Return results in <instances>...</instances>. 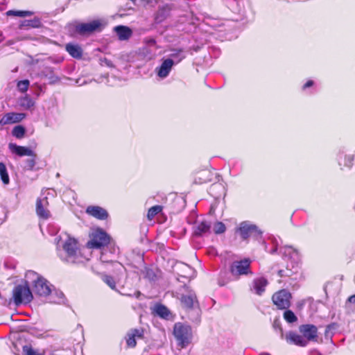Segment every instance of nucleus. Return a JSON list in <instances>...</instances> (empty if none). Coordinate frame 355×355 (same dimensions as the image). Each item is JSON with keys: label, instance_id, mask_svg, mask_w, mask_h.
Listing matches in <instances>:
<instances>
[{"label": "nucleus", "instance_id": "f257e3e1", "mask_svg": "<svg viewBox=\"0 0 355 355\" xmlns=\"http://www.w3.org/2000/svg\"><path fill=\"white\" fill-rule=\"evenodd\" d=\"M104 245H58L57 254L63 261L75 263L87 259L86 250L92 248H101Z\"/></svg>", "mask_w": 355, "mask_h": 355}, {"label": "nucleus", "instance_id": "f03ea898", "mask_svg": "<svg viewBox=\"0 0 355 355\" xmlns=\"http://www.w3.org/2000/svg\"><path fill=\"white\" fill-rule=\"evenodd\" d=\"M105 24L101 19H94L88 23H78L73 26L71 30L72 36H89L96 32H101Z\"/></svg>", "mask_w": 355, "mask_h": 355}, {"label": "nucleus", "instance_id": "7ed1b4c3", "mask_svg": "<svg viewBox=\"0 0 355 355\" xmlns=\"http://www.w3.org/2000/svg\"><path fill=\"white\" fill-rule=\"evenodd\" d=\"M252 263V261L249 257L235 260L230 263L229 271L236 279H239L241 277L253 276L254 272L251 267Z\"/></svg>", "mask_w": 355, "mask_h": 355}, {"label": "nucleus", "instance_id": "20e7f679", "mask_svg": "<svg viewBox=\"0 0 355 355\" xmlns=\"http://www.w3.org/2000/svg\"><path fill=\"white\" fill-rule=\"evenodd\" d=\"M236 232H239L243 239L252 238L254 241L262 242L263 232L256 225L247 221L240 223L239 227L236 228ZM263 243H265L263 241Z\"/></svg>", "mask_w": 355, "mask_h": 355}, {"label": "nucleus", "instance_id": "39448f33", "mask_svg": "<svg viewBox=\"0 0 355 355\" xmlns=\"http://www.w3.org/2000/svg\"><path fill=\"white\" fill-rule=\"evenodd\" d=\"M173 335L182 348L186 347L191 342L192 330L189 325L177 322L173 327Z\"/></svg>", "mask_w": 355, "mask_h": 355}, {"label": "nucleus", "instance_id": "423d86ee", "mask_svg": "<svg viewBox=\"0 0 355 355\" xmlns=\"http://www.w3.org/2000/svg\"><path fill=\"white\" fill-rule=\"evenodd\" d=\"M12 298L17 306L22 304H26L33 300L32 292L26 282L24 284L17 285L13 288Z\"/></svg>", "mask_w": 355, "mask_h": 355}, {"label": "nucleus", "instance_id": "0eeeda50", "mask_svg": "<svg viewBox=\"0 0 355 355\" xmlns=\"http://www.w3.org/2000/svg\"><path fill=\"white\" fill-rule=\"evenodd\" d=\"M273 304L279 310L289 309L291 305V293L286 289H281L272 295Z\"/></svg>", "mask_w": 355, "mask_h": 355}, {"label": "nucleus", "instance_id": "6e6552de", "mask_svg": "<svg viewBox=\"0 0 355 355\" xmlns=\"http://www.w3.org/2000/svg\"><path fill=\"white\" fill-rule=\"evenodd\" d=\"M177 297L180 300L182 307L188 310L193 307L196 299L195 293L186 284L181 286L177 292Z\"/></svg>", "mask_w": 355, "mask_h": 355}, {"label": "nucleus", "instance_id": "1a4fd4ad", "mask_svg": "<svg viewBox=\"0 0 355 355\" xmlns=\"http://www.w3.org/2000/svg\"><path fill=\"white\" fill-rule=\"evenodd\" d=\"M49 207V202L47 197L37 198L35 202V212L39 219L47 220L51 217L52 215Z\"/></svg>", "mask_w": 355, "mask_h": 355}, {"label": "nucleus", "instance_id": "9d476101", "mask_svg": "<svg viewBox=\"0 0 355 355\" xmlns=\"http://www.w3.org/2000/svg\"><path fill=\"white\" fill-rule=\"evenodd\" d=\"M89 238L87 244H110L112 242V237L100 227L94 229L89 234Z\"/></svg>", "mask_w": 355, "mask_h": 355}, {"label": "nucleus", "instance_id": "9b49d317", "mask_svg": "<svg viewBox=\"0 0 355 355\" xmlns=\"http://www.w3.org/2000/svg\"><path fill=\"white\" fill-rule=\"evenodd\" d=\"M144 338V329L143 328L131 329L128 331L125 337L128 348H134L137 345V341Z\"/></svg>", "mask_w": 355, "mask_h": 355}, {"label": "nucleus", "instance_id": "f8f14e48", "mask_svg": "<svg viewBox=\"0 0 355 355\" xmlns=\"http://www.w3.org/2000/svg\"><path fill=\"white\" fill-rule=\"evenodd\" d=\"M85 213L99 220H106L109 218L108 211L98 205H89L85 209Z\"/></svg>", "mask_w": 355, "mask_h": 355}, {"label": "nucleus", "instance_id": "ddd939ff", "mask_svg": "<svg viewBox=\"0 0 355 355\" xmlns=\"http://www.w3.org/2000/svg\"><path fill=\"white\" fill-rule=\"evenodd\" d=\"M33 291L40 296H48L51 294V290L48 285L47 281L42 277H38L33 282Z\"/></svg>", "mask_w": 355, "mask_h": 355}, {"label": "nucleus", "instance_id": "4468645a", "mask_svg": "<svg viewBox=\"0 0 355 355\" xmlns=\"http://www.w3.org/2000/svg\"><path fill=\"white\" fill-rule=\"evenodd\" d=\"M26 117L24 113L8 112L0 119V125L3 126L8 124L19 123Z\"/></svg>", "mask_w": 355, "mask_h": 355}, {"label": "nucleus", "instance_id": "2eb2a0df", "mask_svg": "<svg viewBox=\"0 0 355 355\" xmlns=\"http://www.w3.org/2000/svg\"><path fill=\"white\" fill-rule=\"evenodd\" d=\"M300 331L307 342L316 340L318 338V328L313 324H302L300 327Z\"/></svg>", "mask_w": 355, "mask_h": 355}, {"label": "nucleus", "instance_id": "dca6fc26", "mask_svg": "<svg viewBox=\"0 0 355 355\" xmlns=\"http://www.w3.org/2000/svg\"><path fill=\"white\" fill-rule=\"evenodd\" d=\"M8 148L12 154L19 157L35 156V153L28 147L18 146L16 144L10 143Z\"/></svg>", "mask_w": 355, "mask_h": 355}, {"label": "nucleus", "instance_id": "f3484780", "mask_svg": "<svg viewBox=\"0 0 355 355\" xmlns=\"http://www.w3.org/2000/svg\"><path fill=\"white\" fill-rule=\"evenodd\" d=\"M215 174L211 171L204 169L196 174L195 182L198 184H206L213 181Z\"/></svg>", "mask_w": 355, "mask_h": 355}, {"label": "nucleus", "instance_id": "a211bd4d", "mask_svg": "<svg viewBox=\"0 0 355 355\" xmlns=\"http://www.w3.org/2000/svg\"><path fill=\"white\" fill-rule=\"evenodd\" d=\"M174 62L172 59L164 60L160 67L157 69V75L160 78H166L170 73Z\"/></svg>", "mask_w": 355, "mask_h": 355}, {"label": "nucleus", "instance_id": "6ab92c4d", "mask_svg": "<svg viewBox=\"0 0 355 355\" xmlns=\"http://www.w3.org/2000/svg\"><path fill=\"white\" fill-rule=\"evenodd\" d=\"M65 50L73 58L80 59L83 56V49L78 44L68 43L65 45Z\"/></svg>", "mask_w": 355, "mask_h": 355}, {"label": "nucleus", "instance_id": "aec40b11", "mask_svg": "<svg viewBox=\"0 0 355 355\" xmlns=\"http://www.w3.org/2000/svg\"><path fill=\"white\" fill-rule=\"evenodd\" d=\"M171 10V7L168 4L159 7L155 16V21L157 23L164 21L170 15Z\"/></svg>", "mask_w": 355, "mask_h": 355}, {"label": "nucleus", "instance_id": "412c9836", "mask_svg": "<svg viewBox=\"0 0 355 355\" xmlns=\"http://www.w3.org/2000/svg\"><path fill=\"white\" fill-rule=\"evenodd\" d=\"M114 31L119 40L121 41L128 40L132 35V31L129 27L122 25L114 27Z\"/></svg>", "mask_w": 355, "mask_h": 355}, {"label": "nucleus", "instance_id": "4be33fe9", "mask_svg": "<svg viewBox=\"0 0 355 355\" xmlns=\"http://www.w3.org/2000/svg\"><path fill=\"white\" fill-rule=\"evenodd\" d=\"M268 284V281L263 277L258 278L254 280L253 287L255 293L261 295L264 291Z\"/></svg>", "mask_w": 355, "mask_h": 355}, {"label": "nucleus", "instance_id": "5701e85b", "mask_svg": "<svg viewBox=\"0 0 355 355\" xmlns=\"http://www.w3.org/2000/svg\"><path fill=\"white\" fill-rule=\"evenodd\" d=\"M211 225L209 222L204 220L197 224L195 227L194 234L197 236H202L210 232Z\"/></svg>", "mask_w": 355, "mask_h": 355}, {"label": "nucleus", "instance_id": "b1692460", "mask_svg": "<svg viewBox=\"0 0 355 355\" xmlns=\"http://www.w3.org/2000/svg\"><path fill=\"white\" fill-rule=\"evenodd\" d=\"M288 338L291 343L300 347H305L308 343L307 340L303 336H300L294 332H291L288 336Z\"/></svg>", "mask_w": 355, "mask_h": 355}, {"label": "nucleus", "instance_id": "393cba45", "mask_svg": "<svg viewBox=\"0 0 355 355\" xmlns=\"http://www.w3.org/2000/svg\"><path fill=\"white\" fill-rule=\"evenodd\" d=\"M354 156L353 155L344 156L341 155L339 157L338 164L340 166L341 169L345 168H350L354 164Z\"/></svg>", "mask_w": 355, "mask_h": 355}, {"label": "nucleus", "instance_id": "a878e982", "mask_svg": "<svg viewBox=\"0 0 355 355\" xmlns=\"http://www.w3.org/2000/svg\"><path fill=\"white\" fill-rule=\"evenodd\" d=\"M57 244H76L77 241L67 232H62L56 239Z\"/></svg>", "mask_w": 355, "mask_h": 355}, {"label": "nucleus", "instance_id": "bb28decb", "mask_svg": "<svg viewBox=\"0 0 355 355\" xmlns=\"http://www.w3.org/2000/svg\"><path fill=\"white\" fill-rule=\"evenodd\" d=\"M97 275L112 290L116 291V281L112 276L101 272H97Z\"/></svg>", "mask_w": 355, "mask_h": 355}, {"label": "nucleus", "instance_id": "cd10ccee", "mask_svg": "<svg viewBox=\"0 0 355 355\" xmlns=\"http://www.w3.org/2000/svg\"><path fill=\"white\" fill-rule=\"evenodd\" d=\"M19 104L22 108L29 110L35 105V102L31 96L25 95L19 99Z\"/></svg>", "mask_w": 355, "mask_h": 355}, {"label": "nucleus", "instance_id": "c85d7f7f", "mask_svg": "<svg viewBox=\"0 0 355 355\" xmlns=\"http://www.w3.org/2000/svg\"><path fill=\"white\" fill-rule=\"evenodd\" d=\"M297 272V267L295 268L292 266V268H289V266H287L286 268L279 270L277 274L279 277H290Z\"/></svg>", "mask_w": 355, "mask_h": 355}, {"label": "nucleus", "instance_id": "c756f323", "mask_svg": "<svg viewBox=\"0 0 355 355\" xmlns=\"http://www.w3.org/2000/svg\"><path fill=\"white\" fill-rule=\"evenodd\" d=\"M163 206L162 205H154L151 207H150L148 210L147 213V219L149 221H151L156 215L161 214L163 210Z\"/></svg>", "mask_w": 355, "mask_h": 355}, {"label": "nucleus", "instance_id": "7c9ffc66", "mask_svg": "<svg viewBox=\"0 0 355 355\" xmlns=\"http://www.w3.org/2000/svg\"><path fill=\"white\" fill-rule=\"evenodd\" d=\"M26 130L21 125L15 126L12 130V135L18 139H23L26 135Z\"/></svg>", "mask_w": 355, "mask_h": 355}, {"label": "nucleus", "instance_id": "2f4dec72", "mask_svg": "<svg viewBox=\"0 0 355 355\" xmlns=\"http://www.w3.org/2000/svg\"><path fill=\"white\" fill-rule=\"evenodd\" d=\"M41 25V21L38 18H34L33 19L31 20H24L21 21V23L19 25V28L21 29L24 28V27H29V28H38Z\"/></svg>", "mask_w": 355, "mask_h": 355}, {"label": "nucleus", "instance_id": "473e14b6", "mask_svg": "<svg viewBox=\"0 0 355 355\" xmlns=\"http://www.w3.org/2000/svg\"><path fill=\"white\" fill-rule=\"evenodd\" d=\"M7 16H15L20 17H30L33 15V12L28 10H10L6 12Z\"/></svg>", "mask_w": 355, "mask_h": 355}, {"label": "nucleus", "instance_id": "72a5a7b5", "mask_svg": "<svg viewBox=\"0 0 355 355\" xmlns=\"http://www.w3.org/2000/svg\"><path fill=\"white\" fill-rule=\"evenodd\" d=\"M155 311L156 314L162 318H167L171 313L168 308L163 304H157Z\"/></svg>", "mask_w": 355, "mask_h": 355}, {"label": "nucleus", "instance_id": "f704fd0d", "mask_svg": "<svg viewBox=\"0 0 355 355\" xmlns=\"http://www.w3.org/2000/svg\"><path fill=\"white\" fill-rule=\"evenodd\" d=\"M0 176L2 182L5 184H8L10 182L9 176L7 172V168L4 163L0 162Z\"/></svg>", "mask_w": 355, "mask_h": 355}, {"label": "nucleus", "instance_id": "c9c22d12", "mask_svg": "<svg viewBox=\"0 0 355 355\" xmlns=\"http://www.w3.org/2000/svg\"><path fill=\"white\" fill-rule=\"evenodd\" d=\"M283 317L284 319L288 323H293L297 320V316L295 315L293 311L290 310L289 309H284Z\"/></svg>", "mask_w": 355, "mask_h": 355}, {"label": "nucleus", "instance_id": "e433bc0d", "mask_svg": "<svg viewBox=\"0 0 355 355\" xmlns=\"http://www.w3.org/2000/svg\"><path fill=\"white\" fill-rule=\"evenodd\" d=\"M213 230L216 234H220L226 231V227L223 222L217 221L214 223Z\"/></svg>", "mask_w": 355, "mask_h": 355}, {"label": "nucleus", "instance_id": "4c0bfd02", "mask_svg": "<svg viewBox=\"0 0 355 355\" xmlns=\"http://www.w3.org/2000/svg\"><path fill=\"white\" fill-rule=\"evenodd\" d=\"M22 353L24 355H43L35 350L31 345H26L22 347Z\"/></svg>", "mask_w": 355, "mask_h": 355}, {"label": "nucleus", "instance_id": "58836bf2", "mask_svg": "<svg viewBox=\"0 0 355 355\" xmlns=\"http://www.w3.org/2000/svg\"><path fill=\"white\" fill-rule=\"evenodd\" d=\"M29 84L28 80H20L17 83V88L21 92H26L28 89Z\"/></svg>", "mask_w": 355, "mask_h": 355}, {"label": "nucleus", "instance_id": "ea45409f", "mask_svg": "<svg viewBox=\"0 0 355 355\" xmlns=\"http://www.w3.org/2000/svg\"><path fill=\"white\" fill-rule=\"evenodd\" d=\"M31 158L26 160V167L28 170H33L36 164V157L37 155L35 154V156H30Z\"/></svg>", "mask_w": 355, "mask_h": 355}, {"label": "nucleus", "instance_id": "a19ab883", "mask_svg": "<svg viewBox=\"0 0 355 355\" xmlns=\"http://www.w3.org/2000/svg\"><path fill=\"white\" fill-rule=\"evenodd\" d=\"M173 52L171 54V56L173 58H178V62L182 61L185 56L182 55V50L178 49V50H174Z\"/></svg>", "mask_w": 355, "mask_h": 355}, {"label": "nucleus", "instance_id": "79ce46f5", "mask_svg": "<svg viewBox=\"0 0 355 355\" xmlns=\"http://www.w3.org/2000/svg\"><path fill=\"white\" fill-rule=\"evenodd\" d=\"M313 84H314V82L311 80H309L303 85L302 89H306L308 87L313 86Z\"/></svg>", "mask_w": 355, "mask_h": 355}, {"label": "nucleus", "instance_id": "37998d69", "mask_svg": "<svg viewBox=\"0 0 355 355\" xmlns=\"http://www.w3.org/2000/svg\"><path fill=\"white\" fill-rule=\"evenodd\" d=\"M208 253L211 254H213V255H218V252L215 250V248H214L213 245L209 247V249L208 250Z\"/></svg>", "mask_w": 355, "mask_h": 355}, {"label": "nucleus", "instance_id": "c03bdc74", "mask_svg": "<svg viewBox=\"0 0 355 355\" xmlns=\"http://www.w3.org/2000/svg\"><path fill=\"white\" fill-rule=\"evenodd\" d=\"M349 302L354 305L355 307V294L349 296L347 300V303Z\"/></svg>", "mask_w": 355, "mask_h": 355}, {"label": "nucleus", "instance_id": "a18cd8bd", "mask_svg": "<svg viewBox=\"0 0 355 355\" xmlns=\"http://www.w3.org/2000/svg\"><path fill=\"white\" fill-rule=\"evenodd\" d=\"M277 251V247H275L272 250V253L275 252Z\"/></svg>", "mask_w": 355, "mask_h": 355}, {"label": "nucleus", "instance_id": "49530a36", "mask_svg": "<svg viewBox=\"0 0 355 355\" xmlns=\"http://www.w3.org/2000/svg\"><path fill=\"white\" fill-rule=\"evenodd\" d=\"M330 327H331V325H328V326L327 327V329H330Z\"/></svg>", "mask_w": 355, "mask_h": 355}]
</instances>
